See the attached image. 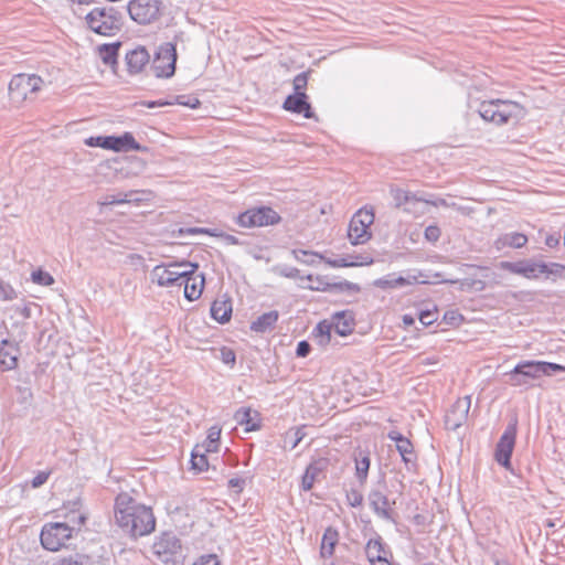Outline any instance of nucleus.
Instances as JSON below:
<instances>
[{
    "instance_id": "57",
    "label": "nucleus",
    "mask_w": 565,
    "mask_h": 565,
    "mask_svg": "<svg viewBox=\"0 0 565 565\" xmlns=\"http://www.w3.org/2000/svg\"><path fill=\"white\" fill-rule=\"evenodd\" d=\"M193 565H221L215 554L202 555Z\"/></svg>"
},
{
    "instance_id": "16",
    "label": "nucleus",
    "mask_w": 565,
    "mask_h": 565,
    "mask_svg": "<svg viewBox=\"0 0 565 565\" xmlns=\"http://www.w3.org/2000/svg\"><path fill=\"white\" fill-rule=\"evenodd\" d=\"M198 268L199 265L196 263L188 262L184 269V271H188L186 277H184V281H181V286L184 287V297L189 301H194L202 295L205 279L203 275H195Z\"/></svg>"
},
{
    "instance_id": "62",
    "label": "nucleus",
    "mask_w": 565,
    "mask_h": 565,
    "mask_svg": "<svg viewBox=\"0 0 565 565\" xmlns=\"http://www.w3.org/2000/svg\"><path fill=\"white\" fill-rule=\"evenodd\" d=\"M561 243V235L558 234H550L545 237V245L550 248H555Z\"/></svg>"
},
{
    "instance_id": "14",
    "label": "nucleus",
    "mask_w": 565,
    "mask_h": 565,
    "mask_svg": "<svg viewBox=\"0 0 565 565\" xmlns=\"http://www.w3.org/2000/svg\"><path fill=\"white\" fill-rule=\"evenodd\" d=\"M385 488L384 482H379L376 487L370 490L367 494L369 505L377 518L395 523L393 509L385 493Z\"/></svg>"
},
{
    "instance_id": "2",
    "label": "nucleus",
    "mask_w": 565,
    "mask_h": 565,
    "mask_svg": "<svg viewBox=\"0 0 565 565\" xmlns=\"http://www.w3.org/2000/svg\"><path fill=\"white\" fill-rule=\"evenodd\" d=\"M471 114H478L488 124L502 126L516 122L524 118V107L510 99L470 100L468 104Z\"/></svg>"
},
{
    "instance_id": "37",
    "label": "nucleus",
    "mask_w": 565,
    "mask_h": 565,
    "mask_svg": "<svg viewBox=\"0 0 565 565\" xmlns=\"http://www.w3.org/2000/svg\"><path fill=\"white\" fill-rule=\"evenodd\" d=\"M391 193H392L395 206H397V207L404 206L405 211H409V209L407 207L408 204H411L413 202L420 201L419 199L416 198V195L414 193H412L409 191L402 190V189H392Z\"/></svg>"
},
{
    "instance_id": "38",
    "label": "nucleus",
    "mask_w": 565,
    "mask_h": 565,
    "mask_svg": "<svg viewBox=\"0 0 565 565\" xmlns=\"http://www.w3.org/2000/svg\"><path fill=\"white\" fill-rule=\"evenodd\" d=\"M191 469L196 472H203L209 468V461L205 455V451L200 449V446H195V448L191 452Z\"/></svg>"
},
{
    "instance_id": "40",
    "label": "nucleus",
    "mask_w": 565,
    "mask_h": 565,
    "mask_svg": "<svg viewBox=\"0 0 565 565\" xmlns=\"http://www.w3.org/2000/svg\"><path fill=\"white\" fill-rule=\"evenodd\" d=\"M499 242L503 246L521 248L527 243V237L523 233L512 232L504 234L502 237H500Z\"/></svg>"
},
{
    "instance_id": "49",
    "label": "nucleus",
    "mask_w": 565,
    "mask_h": 565,
    "mask_svg": "<svg viewBox=\"0 0 565 565\" xmlns=\"http://www.w3.org/2000/svg\"><path fill=\"white\" fill-rule=\"evenodd\" d=\"M443 319L446 324L457 327L462 322L463 317L457 310H448L444 313Z\"/></svg>"
},
{
    "instance_id": "4",
    "label": "nucleus",
    "mask_w": 565,
    "mask_h": 565,
    "mask_svg": "<svg viewBox=\"0 0 565 565\" xmlns=\"http://www.w3.org/2000/svg\"><path fill=\"white\" fill-rule=\"evenodd\" d=\"M557 372H565V366L553 362L525 360L519 362L507 376L512 386H527L533 380Z\"/></svg>"
},
{
    "instance_id": "52",
    "label": "nucleus",
    "mask_w": 565,
    "mask_h": 565,
    "mask_svg": "<svg viewBox=\"0 0 565 565\" xmlns=\"http://www.w3.org/2000/svg\"><path fill=\"white\" fill-rule=\"evenodd\" d=\"M275 271L286 278H297L299 276V269L288 265L277 266Z\"/></svg>"
},
{
    "instance_id": "25",
    "label": "nucleus",
    "mask_w": 565,
    "mask_h": 565,
    "mask_svg": "<svg viewBox=\"0 0 565 565\" xmlns=\"http://www.w3.org/2000/svg\"><path fill=\"white\" fill-rule=\"evenodd\" d=\"M211 317L220 323H226L232 317V302L228 299H216L211 306Z\"/></svg>"
},
{
    "instance_id": "30",
    "label": "nucleus",
    "mask_w": 565,
    "mask_h": 565,
    "mask_svg": "<svg viewBox=\"0 0 565 565\" xmlns=\"http://www.w3.org/2000/svg\"><path fill=\"white\" fill-rule=\"evenodd\" d=\"M365 554L370 563L381 561V558L385 556L384 543L381 536L377 535L375 539L367 541Z\"/></svg>"
},
{
    "instance_id": "59",
    "label": "nucleus",
    "mask_w": 565,
    "mask_h": 565,
    "mask_svg": "<svg viewBox=\"0 0 565 565\" xmlns=\"http://www.w3.org/2000/svg\"><path fill=\"white\" fill-rule=\"evenodd\" d=\"M49 476L50 473L49 472H45V471H41L39 472L32 480H31V486L33 488H39L41 487L42 484H44L47 479H49Z\"/></svg>"
},
{
    "instance_id": "44",
    "label": "nucleus",
    "mask_w": 565,
    "mask_h": 565,
    "mask_svg": "<svg viewBox=\"0 0 565 565\" xmlns=\"http://www.w3.org/2000/svg\"><path fill=\"white\" fill-rule=\"evenodd\" d=\"M306 279L312 282L311 285L307 286V288L310 290L322 292H330L331 290V282L328 281L326 277H313L312 275H307Z\"/></svg>"
},
{
    "instance_id": "10",
    "label": "nucleus",
    "mask_w": 565,
    "mask_h": 565,
    "mask_svg": "<svg viewBox=\"0 0 565 565\" xmlns=\"http://www.w3.org/2000/svg\"><path fill=\"white\" fill-rule=\"evenodd\" d=\"M188 262H173L168 265H157L150 273V280L159 287H181V281H184L186 273L184 271Z\"/></svg>"
},
{
    "instance_id": "43",
    "label": "nucleus",
    "mask_w": 565,
    "mask_h": 565,
    "mask_svg": "<svg viewBox=\"0 0 565 565\" xmlns=\"http://www.w3.org/2000/svg\"><path fill=\"white\" fill-rule=\"evenodd\" d=\"M53 565H94L92 557L85 554H74L58 559Z\"/></svg>"
},
{
    "instance_id": "34",
    "label": "nucleus",
    "mask_w": 565,
    "mask_h": 565,
    "mask_svg": "<svg viewBox=\"0 0 565 565\" xmlns=\"http://www.w3.org/2000/svg\"><path fill=\"white\" fill-rule=\"evenodd\" d=\"M361 457H355V477L360 484H364L366 482L369 470L371 466V459L369 454L362 455V451H360Z\"/></svg>"
},
{
    "instance_id": "61",
    "label": "nucleus",
    "mask_w": 565,
    "mask_h": 565,
    "mask_svg": "<svg viewBox=\"0 0 565 565\" xmlns=\"http://www.w3.org/2000/svg\"><path fill=\"white\" fill-rule=\"evenodd\" d=\"M145 105L148 108H156V107L174 105V102H172L171 99H158V100L146 102Z\"/></svg>"
},
{
    "instance_id": "41",
    "label": "nucleus",
    "mask_w": 565,
    "mask_h": 565,
    "mask_svg": "<svg viewBox=\"0 0 565 565\" xmlns=\"http://www.w3.org/2000/svg\"><path fill=\"white\" fill-rule=\"evenodd\" d=\"M292 255L297 262L306 265H315L317 263V259H324V257L321 254L305 249H294Z\"/></svg>"
},
{
    "instance_id": "7",
    "label": "nucleus",
    "mask_w": 565,
    "mask_h": 565,
    "mask_svg": "<svg viewBox=\"0 0 565 565\" xmlns=\"http://www.w3.org/2000/svg\"><path fill=\"white\" fill-rule=\"evenodd\" d=\"M177 60V45L164 42L157 47L150 61V70L157 78H171L175 73Z\"/></svg>"
},
{
    "instance_id": "21",
    "label": "nucleus",
    "mask_w": 565,
    "mask_h": 565,
    "mask_svg": "<svg viewBox=\"0 0 565 565\" xmlns=\"http://www.w3.org/2000/svg\"><path fill=\"white\" fill-rule=\"evenodd\" d=\"M127 71L129 74L140 73L150 63V54L143 46H137L126 53Z\"/></svg>"
},
{
    "instance_id": "54",
    "label": "nucleus",
    "mask_w": 565,
    "mask_h": 565,
    "mask_svg": "<svg viewBox=\"0 0 565 565\" xmlns=\"http://www.w3.org/2000/svg\"><path fill=\"white\" fill-rule=\"evenodd\" d=\"M347 500L349 505L352 508H358L363 502V495L360 491L352 489L350 492H348Z\"/></svg>"
},
{
    "instance_id": "3",
    "label": "nucleus",
    "mask_w": 565,
    "mask_h": 565,
    "mask_svg": "<svg viewBox=\"0 0 565 565\" xmlns=\"http://www.w3.org/2000/svg\"><path fill=\"white\" fill-rule=\"evenodd\" d=\"M70 504L72 505L70 514L65 515L68 519L67 522H51L43 525L40 541L45 550L51 552L58 551L85 524L86 515L79 512V502L74 501Z\"/></svg>"
},
{
    "instance_id": "56",
    "label": "nucleus",
    "mask_w": 565,
    "mask_h": 565,
    "mask_svg": "<svg viewBox=\"0 0 565 565\" xmlns=\"http://www.w3.org/2000/svg\"><path fill=\"white\" fill-rule=\"evenodd\" d=\"M221 360L224 364L233 365L236 361L235 352L232 349L223 348L221 350Z\"/></svg>"
},
{
    "instance_id": "46",
    "label": "nucleus",
    "mask_w": 565,
    "mask_h": 565,
    "mask_svg": "<svg viewBox=\"0 0 565 565\" xmlns=\"http://www.w3.org/2000/svg\"><path fill=\"white\" fill-rule=\"evenodd\" d=\"M18 298L15 289L7 281L0 279V300L12 301Z\"/></svg>"
},
{
    "instance_id": "1",
    "label": "nucleus",
    "mask_w": 565,
    "mask_h": 565,
    "mask_svg": "<svg viewBox=\"0 0 565 565\" xmlns=\"http://www.w3.org/2000/svg\"><path fill=\"white\" fill-rule=\"evenodd\" d=\"M114 513L116 524L132 539L149 535L156 529L152 509L138 502L127 492L116 497Z\"/></svg>"
},
{
    "instance_id": "20",
    "label": "nucleus",
    "mask_w": 565,
    "mask_h": 565,
    "mask_svg": "<svg viewBox=\"0 0 565 565\" xmlns=\"http://www.w3.org/2000/svg\"><path fill=\"white\" fill-rule=\"evenodd\" d=\"M501 267L529 279L542 277V268H544L542 262L536 260H521L515 263L502 262Z\"/></svg>"
},
{
    "instance_id": "64",
    "label": "nucleus",
    "mask_w": 565,
    "mask_h": 565,
    "mask_svg": "<svg viewBox=\"0 0 565 565\" xmlns=\"http://www.w3.org/2000/svg\"><path fill=\"white\" fill-rule=\"evenodd\" d=\"M222 239L227 244V245H242L243 243L239 241L238 237L232 235V234H227V233H224L222 235Z\"/></svg>"
},
{
    "instance_id": "32",
    "label": "nucleus",
    "mask_w": 565,
    "mask_h": 565,
    "mask_svg": "<svg viewBox=\"0 0 565 565\" xmlns=\"http://www.w3.org/2000/svg\"><path fill=\"white\" fill-rule=\"evenodd\" d=\"M140 201L139 198L136 196L135 192H127V193H118V194H107L103 198V200L99 202L103 206H109V205H118L124 203H131V202H138Z\"/></svg>"
},
{
    "instance_id": "5",
    "label": "nucleus",
    "mask_w": 565,
    "mask_h": 565,
    "mask_svg": "<svg viewBox=\"0 0 565 565\" xmlns=\"http://www.w3.org/2000/svg\"><path fill=\"white\" fill-rule=\"evenodd\" d=\"M90 31L103 36H114L124 26V14L115 7H96L85 17Z\"/></svg>"
},
{
    "instance_id": "26",
    "label": "nucleus",
    "mask_w": 565,
    "mask_h": 565,
    "mask_svg": "<svg viewBox=\"0 0 565 565\" xmlns=\"http://www.w3.org/2000/svg\"><path fill=\"white\" fill-rule=\"evenodd\" d=\"M416 278L414 277L413 280L405 278L403 276H396L395 274H388L384 277L377 278L373 281V285L381 289H394L398 287H404L407 285H412L413 281H415Z\"/></svg>"
},
{
    "instance_id": "22",
    "label": "nucleus",
    "mask_w": 565,
    "mask_h": 565,
    "mask_svg": "<svg viewBox=\"0 0 565 565\" xmlns=\"http://www.w3.org/2000/svg\"><path fill=\"white\" fill-rule=\"evenodd\" d=\"M332 327L337 334L340 337H347L354 330V317L352 312L348 310L335 312L332 316Z\"/></svg>"
},
{
    "instance_id": "33",
    "label": "nucleus",
    "mask_w": 565,
    "mask_h": 565,
    "mask_svg": "<svg viewBox=\"0 0 565 565\" xmlns=\"http://www.w3.org/2000/svg\"><path fill=\"white\" fill-rule=\"evenodd\" d=\"M11 310H13L15 315L22 317L23 319H31L34 316V312H36L38 316H41L42 313L40 305L25 300H23L21 303L12 306Z\"/></svg>"
},
{
    "instance_id": "42",
    "label": "nucleus",
    "mask_w": 565,
    "mask_h": 565,
    "mask_svg": "<svg viewBox=\"0 0 565 565\" xmlns=\"http://www.w3.org/2000/svg\"><path fill=\"white\" fill-rule=\"evenodd\" d=\"M361 291V287L348 280L331 282L330 294H356Z\"/></svg>"
},
{
    "instance_id": "47",
    "label": "nucleus",
    "mask_w": 565,
    "mask_h": 565,
    "mask_svg": "<svg viewBox=\"0 0 565 565\" xmlns=\"http://www.w3.org/2000/svg\"><path fill=\"white\" fill-rule=\"evenodd\" d=\"M174 104L190 107L192 109H196L200 107L201 102L199 98L191 95H178L171 98Z\"/></svg>"
},
{
    "instance_id": "36",
    "label": "nucleus",
    "mask_w": 565,
    "mask_h": 565,
    "mask_svg": "<svg viewBox=\"0 0 565 565\" xmlns=\"http://www.w3.org/2000/svg\"><path fill=\"white\" fill-rule=\"evenodd\" d=\"M332 329H333L332 323L328 322L327 320L320 321L316 326L312 333H313L315 338L317 339L319 345L326 347L331 342Z\"/></svg>"
},
{
    "instance_id": "51",
    "label": "nucleus",
    "mask_w": 565,
    "mask_h": 565,
    "mask_svg": "<svg viewBox=\"0 0 565 565\" xmlns=\"http://www.w3.org/2000/svg\"><path fill=\"white\" fill-rule=\"evenodd\" d=\"M329 266L333 267V268H340V267H355V264L356 262H353L349 258H345L344 257H340V258H335V259H331V258H324L323 259Z\"/></svg>"
},
{
    "instance_id": "31",
    "label": "nucleus",
    "mask_w": 565,
    "mask_h": 565,
    "mask_svg": "<svg viewBox=\"0 0 565 565\" xmlns=\"http://www.w3.org/2000/svg\"><path fill=\"white\" fill-rule=\"evenodd\" d=\"M1 344L3 347L0 348V366L2 367L3 371L13 370L18 363L15 350L12 347H10L9 349L4 348L6 345H8L7 340H3Z\"/></svg>"
},
{
    "instance_id": "11",
    "label": "nucleus",
    "mask_w": 565,
    "mask_h": 565,
    "mask_svg": "<svg viewBox=\"0 0 565 565\" xmlns=\"http://www.w3.org/2000/svg\"><path fill=\"white\" fill-rule=\"evenodd\" d=\"M280 215L269 206H257L248 209L236 216V223L242 227H263L278 224Z\"/></svg>"
},
{
    "instance_id": "53",
    "label": "nucleus",
    "mask_w": 565,
    "mask_h": 565,
    "mask_svg": "<svg viewBox=\"0 0 565 565\" xmlns=\"http://www.w3.org/2000/svg\"><path fill=\"white\" fill-rule=\"evenodd\" d=\"M440 228L437 225H429L425 228L424 236L430 243H436L440 237Z\"/></svg>"
},
{
    "instance_id": "29",
    "label": "nucleus",
    "mask_w": 565,
    "mask_h": 565,
    "mask_svg": "<svg viewBox=\"0 0 565 565\" xmlns=\"http://www.w3.org/2000/svg\"><path fill=\"white\" fill-rule=\"evenodd\" d=\"M120 46V42L105 43L99 45L98 52L103 63L106 65L117 64Z\"/></svg>"
},
{
    "instance_id": "60",
    "label": "nucleus",
    "mask_w": 565,
    "mask_h": 565,
    "mask_svg": "<svg viewBox=\"0 0 565 565\" xmlns=\"http://www.w3.org/2000/svg\"><path fill=\"white\" fill-rule=\"evenodd\" d=\"M245 486V479L243 478H231L228 480V488L234 489L236 493L243 491Z\"/></svg>"
},
{
    "instance_id": "63",
    "label": "nucleus",
    "mask_w": 565,
    "mask_h": 565,
    "mask_svg": "<svg viewBox=\"0 0 565 565\" xmlns=\"http://www.w3.org/2000/svg\"><path fill=\"white\" fill-rule=\"evenodd\" d=\"M294 436H295V440L291 446L292 449L296 448L300 444V441L305 438V436H306L305 427L303 426L297 427L295 429Z\"/></svg>"
},
{
    "instance_id": "58",
    "label": "nucleus",
    "mask_w": 565,
    "mask_h": 565,
    "mask_svg": "<svg viewBox=\"0 0 565 565\" xmlns=\"http://www.w3.org/2000/svg\"><path fill=\"white\" fill-rule=\"evenodd\" d=\"M310 351H311V345L308 341L302 340V341L298 342L297 348H296V355L298 358L308 356Z\"/></svg>"
},
{
    "instance_id": "48",
    "label": "nucleus",
    "mask_w": 565,
    "mask_h": 565,
    "mask_svg": "<svg viewBox=\"0 0 565 565\" xmlns=\"http://www.w3.org/2000/svg\"><path fill=\"white\" fill-rule=\"evenodd\" d=\"M437 318L438 311L436 307H434L433 309L422 310L418 316L420 323L424 326L433 324L437 320Z\"/></svg>"
},
{
    "instance_id": "19",
    "label": "nucleus",
    "mask_w": 565,
    "mask_h": 565,
    "mask_svg": "<svg viewBox=\"0 0 565 565\" xmlns=\"http://www.w3.org/2000/svg\"><path fill=\"white\" fill-rule=\"evenodd\" d=\"M471 405V397L465 396L458 398L446 416V425L452 430H457L466 422Z\"/></svg>"
},
{
    "instance_id": "8",
    "label": "nucleus",
    "mask_w": 565,
    "mask_h": 565,
    "mask_svg": "<svg viewBox=\"0 0 565 565\" xmlns=\"http://www.w3.org/2000/svg\"><path fill=\"white\" fill-rule=\"evenodd\" d=\"M89 147H99L115 152L146 151L147 148L136 141L131 132H124L120 136H96L85 140Z\"/></svg>"
},
{
    "instance_id": "6",
    "label": "nucleus",
    "mask_w": 565,
    "mask_h": 565,
    "mask_svg": "<svg viewBox=\"0 0 565 565\" xmlns=\"http://www.w3.org/2000/svg\"><path fill=\"white\" fill-rule=\"evenodd\" d=\"M374 220V209L370 205L359 209L353 214L348 228V237L352 245L365 244L372 238L371 225Z\"/></svg>"
},
{
    "instance_id": "50",
    "label": "nucleus",
    "mask_w": 565,
    "mask_h": 565,
    "mask_svg": "<svg viewBox=\"0 0 565 565\" xmlns=\"http://www.w3.org/2000/svg\"><path fill=\"white\" fill-rule=\"evenodd\" d=\"M309 78V72H301L294 78V90L295 93L305 92Z\"/></svg>"
},
{
    "instance_id": "39",
    "label": "nucleus",
    "mask_w": 565,
    "mask_h": 565,
    "mask_svg": "<svg viewBox=\"0 0 565 565\" xmlns=\"http://www.w3.org/2000/svg\"><path fill=\"white\" fill-rule=\"evenodd\" d=\"M220 437H221V428L216 425L210 427L207 430V437L201 448L205 452L217 451L218 444H220Z\"/></svg>"
},
{
    "instance_id": "45",
    "label": "nucleus",
    "mask_w": 565,
    "mask_h": 565,
    "mask_svg": "<svg viewBox=\"0 0 565 565\" xmlns=\"http://www.w3.org/2000/svg\"><path fill=\"white\" fill-rule=\"evenodd\" d=\"M31 280L40 286H51L54 284L53 276L41 268L32 271Z\"/></svg>"
},
{
    "instance_id": "27",
    "label": "nucleus",
    "mask_w": 565,
    "mask_h": 565,
    "mask_svg": "<svg viewBox=\"0 0 565 565\" xmlns=\"http://www.w3.org/2000/svg\"><path fill=\"white\" fill-rule=\"evenodd\" d=\"M339 540V533L333 527L326 529L322 542H321V548H320V555L323 558L331 557L334 553L335 545Z\"/></svg>"
},
{
    "instance_id": "12",
    "label": "nucleus",
    "mask_w": 565,
    "mask_h": 565,
    "mask_svg": "<svg viewBox=\"0 0 565 565\" xmlns=\"http://www.w3.org/2000/svg\"><path fill=\"white\" fill-rule=\"evenodd\" d=\"M518 433V419L514 418L505 427L499 441L495 445L494 458L499 465L514 475V469L511 465V456L514 449Z\"/></svg>"
},
{
    "instance_id": "35",
    "label": "nucleus",
    "mask_w": 565,
    "mask_h": 565,
    "mask_svg": "<svg viewBox=\"0 0 565 565\" xmlns=\"http://www.w3.org/2000/svg\"><path fill=\"white\" fill-rule=\"evenodd\" d=\"M542 276L545 279H552L553 281L557 279L565 280V265L558 263H545L542 262Z\"/></svg>"
},
{
    "instance_id": "24",
    "label": "nucleus",
    "mask_w": 565,
    "mask_h": 565,
    "mask_svg": "<svg viewBox=\"0 0 565 565\" xmlns=\"http://www.w3.org/2000/svg\"><path fill=\"white\" fill-rule=\"evenodd\" d=\"M278 318L279 313L277 310L265 312L252 322L250 330L257 333L270 331L275 328Z\"/></svg>"
},
{
    "instance_id": "17",
    "label": "nucleus",
    "mask_w": 565,
    "mask_h": 565,
    "mask_svg": "<svg viewBox=\"0 0 565 565\" xmlns=\"http://www.w3.org/2000/svg\"><path fill=\"white\" fill-rule=\"evenodd\" d=\"M387 438L396 444V450L399 452L407 470H413L416 467L417 456L412 441L397 430L388 431Z\"/></svg>"
},
{
    "instance_id": "23",
    "label": "nucleus",
    "mask_w": 565,
    "mask_h": 565,
    "mask_svg": "<svg viewBox=\"0 0 565 565\" xmlns=\"http://www.w3.org/2000/svg\"><path fill=\"white\" fill-rule=\"evenodd\" d=\"M234 418L238 425L245 427V431H256L260 428L259 414L252 408H239Z\"/></svg>"
},
{
    "instance_id": "13",
    "label": "nucleus",
    "mask_w": 565,
    "mask_h": 565,
    "mask_svg": "<svg viewBox=\"0 0 565 565\" xmlns=\"http://www.w3.org/2000/svg\"><path fill=\"white\" fill-rule=\"evenodd\" d=\"M160 0H130L127 10L130 18L139 24H149L156 21L161 12Z\"/></svg>"
},
{
    "instance_id": "9",
    "label": "nucleus",
    "mask_w": 565,
    "mask_h": 565,
    "mask_svg": "<svg viewBox=\"0 0 565 565\" xmlns=\"http://www.w3.org/2000/svg\"><path fill=\"white\" fill-rule=\"evenodd\" d=\"M43 85V79L35 74H17L9 83L10 99L20 104L28 98L32 99Z\"/></svg>"
},
{
    "instance_id": "15",
    "label": "nucleus",
    "mask_w": 565,
    "mask_h": 565,
    "mask_svg": "<svg viewBox=\"0 0 565 565\" xmlns=\"http://www.w3.org/2000/svg\"><path fill=\"white\" fill-rule=\"evenodd\" d=\"M152 551L160 562L169 564L174 562L175 556L180 553L181 542L174 533L164 532L154 541Z\"/></svg>"
},
{
    "instance_id": "55",
    "label": "nucleus",
    "mask_w": 565,
    "mask_h": 565,
    "mask_svg": "<svg viewBox=\"0 0 565 565\" xmlns=\"http://www.w3.org/2000/svg\"><path fill=\"white\" fill-rule=\"evenodd\" d=\"M345 258L356 262L355 266H367V265L373 264V258L370 255H363V254L347 255Z\"/></svg>"
},
{
    "instance_id": "18",
    "label": "nucleus",
    "mask_w": 565,
    "mask_h": 565,
    "mask_svg": "<svg viewBox=\"0 0 565 565\" xmlns=\"http://www.w3.org/2000/svg\"><path fill=\"white\" fill-rule=\"evenodd\" d=\"M282 108L287 111L302 115L307 119L316 117L308 102V95L305 92L288 95L282 104Z\"/></svg>"
},
{
    "instance_id": "28",
    "label": "nucleus",
    "mask_w": 565,
    "mask_h": 565,
    "mask_svg": "<svg viewBox=\"0 0 565 565\" xmlns=\"http://www.w3.org/2000/svg\"><path fill=\"white\" fill-rule=\"evenodd\" d=\"M324 466L323 460L311 462L307 468L302 476L301 480V488L303 491H309L312 489L313 483L319 476V473L322 471Z\"/></svg>"
}]
</instances>
